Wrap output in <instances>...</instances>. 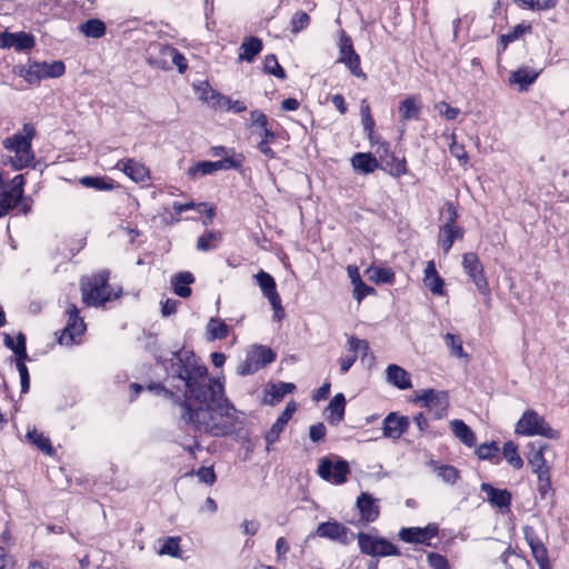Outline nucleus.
Here are the masks:
<instances>
[{"mask_svg": "<svg viewBox=\"0 0 569 569\" xmlns=\"http://www.w3.org/2000/svg\"><path fill=\"white\" fill-rule=\"evenodd\" d=\"M170 386L183 399L190 400L194 417V432L226 437L239 423L238 410L224 393V385L209 375L208 368L192 351L179 349L170 358L156 357Z\"/></svg>", "mask_w": 569, "mask_h": 569, "instance_id": "obj_1", "label": "nucleus"}, {"mask_svg": "<svg viewBox=\"0 0 569 569\" xmlns=\"http://www.w3.org/2000/svg\"><path fill=\"white\" fill-rule=\"evenodd\" d=\"M450 429L452 433L467 447L471 448L476 446V435L471 428L460 419H453L450 421Z\"/></svg>", "mask_w": 569, "mask_h": 569, "instance_id": "obj_28", "label": "nucleus"}, {"mask_svg": "<svg viewBox=\"0 0 569 569\" xmlns=\"http://www.w3.org/2000/svg\"><path fill=\"white\" fill-rule=\"evenodd\" d=\"M399 538L408 543H426V532L419 527L401 528Z\"/></svg>", "mask_w": 569, "mask_h": 569, "instance_id": "obj_44", "label": "nucleus"}, {"mask_svg": "<svg viewBox=\"0 0 569 569\" xmlns=\"http://www.w3.org/2000/svg\"><path fill=\"white\" fill-rule=\"evenodd\" d=\"M450 153L457 158L461 163H467L469 160L468 153L465 150V147L456 141L453 138L452 143L449 146Z\"/></svg>", "mask_w": 569, "mask_h": 569, "instance_id": "obj_64", "label": "nucleus"}, {"mask_svg": "<svg viewBox=\"0 0 569 569\" xmlns=\"http://www.w3.org/2000/svg\"><path fill=\"white\" fill-rule=\"evenodd\" d=\"M502 455L508 463L515 469L519 470L523 467V460L518 453V447L513 441L505 442L502 447Z\"/></svg>", "mask_w": 569, "mask_h": 569, "instance_id": "obj_41", "label": "nucleus"}, {"mask_svg": "<svg viewBox=\"0 0 569 569\" xmlns=\"http://www.w3.org/2000/svg\"><path fill=\"white\" fill-rule=\"evenodd\" d=\"M67 325L60 331L58 342L62 346H71L77 342V338L81 337L87 327L80 310L74 303H69L66 308Z\"/></svg>", "mask_w": 569, "mask_h": 569, "instance_id": "obj_9", "label": "nucleus"}, {"mask_svg": "<svg viewBox=\"0 0 569 569\" xmlns=\"http://www.w3.org/2000/svg\"><path fill=\"white\" fill-rule=\"evenodd\" d=\"M356 505L360 512L361 519L366 522H373L379 518L380 508L378 500L375 499L370 493L362 492L357 498Z\"/></svg>", "mask_w": 569, "mask_h": 569, "instance_id": "obj_19", "label": "nucleus"}, {"mask_svg": "<svg viewBox=\"0 0 569 569\" xmlns=\"http://www.w3.org/2000/svg\"><path fill=\"white\" fill-rule=\"evenodd\" d=\"M346 348L350 353H356L357 356L361 353L362 358H365L370 350L369 342L356 336H351L348 339Z\"/></svg>", "mask_w": 569, "mask_h": 569, "instance_id": "obj_47", "label": "nucleus"}, {"mask_svg": "<svg viewBox=\"0 0 569 569\" xmlns=\"http://www.w3.org/2000/svg\"><path fill=\"white\" fill-rule=\"evenodd\" d=\"M160 52L163 56L170 57L172 63L178 68L180 73H183L188 68L186 57L172 46H160Z\"/></svg>", "mask_w": 569, "mask_h": 569, "instance_id": "obj_42", "label": "nucleus"}, {"mask_svg": "<svg viewBox=\"0 0 569 569\" xmlns=\"http://www.w3.org/2000/svg\"><path fill=\"white\" fill-rule=\"evenodd\" d=\"M360 114L365 133L367 134V137H372L375 129V120L371 116L370 107L366 103V101H363L361 104Z\"/></svg>", "mask_w": 569, "mask_h": 569, "instance_id": "obj_52", "label": "nucleus"}, {"mask_svg": "<svg viewBox=\"0 0 569 569\" xmlns=\"http://www.w3.org/2000/svg\"><path fill=\"white\" fill-rule=\"evenodd\" d=\"M339 58L338 63H343L350 71V73L360 79H367L366 72L361 69L360 56L356 52L352 43V39L347 34L345 30L340 31L339 37Z\"/></svg>", "mask_w": 569, "mask_h": 569, "instance_id": "obj_10", "label": "nucleus"}, {"mask_svg": "<svg viewBox=\"0 0 569 569\" xmlns=\"http://www.w3.org/2000/svg\"><path fill=\"white\" fill-rule=\"evenodd\" d=\"M409 428L408 417L400 416L398 412H390L383 419L382 435L386 438L399 439Z\"/></svg>", "mask_w": 569, "mask_h": 569, "instance_id": "obj_18", "label": "nucleus"}, {"mask_svg": "<svg viewBox=\"0 0 569 569\" xmlns=\"http://www.w3.org/2000/svg\"><path fill=\"white\" fill-rule=\"evenodd\" d=\"M350 472L349 463L339 459L336 462L328 457H323L319 461L317 473L326 481L333 485H342L347 481V476Z\"/></svg>", "mask_w": 569, "mask_h": 569, "instance_id": "obj_12", "label": "nucleus"}, {"mask_svg": "<svg viewBox=\"0 0 569 569\" xmlns=\"http://www.w3.org/2000/svg\"><path fill=\"white\" fill-rule=\"evenodd\" d=\"M22 198L18 197L12 190H2L0 192V203L8 206L10 210L16 208Z\"/></svg>", "mask_w": 569, "mask_h": 569, "instance_id": "obj_57", "label": "nucleus"}, {"mask_svg": "<svg viewBox=\"0 0 569 569\" xmlns=\"http://www.w3.org/2000/svg\"><path fill=\"white\" fill-rule=\"evenodd\" d=\"M244 157L241 153H233L231 157H224L217 162L219 170L240 169L243 164Z\"/></svg>", "mask_w": 569, "mask_h": 569, "instance_id": "obj_51", "label": "nucleus"}, {"mask_svg": "<svg viewBox=\"0 0 569 569\" xmlns=\"http://www.w3.org/2000/svg\"><path fill=\"white\" fill-rule=\"evenodd\" d=\"M375 292V288L366 284L363 281L353 286V297L360 303L367 296Z\"/></svg>", "mask_w": 569, "mask_h": 569, "instance_id": "obj_62", "label": "nucleus"}, {"mask_svg": "<svg viewBox=\"0 0 569 569\" xmlns=\"http://www.w3.org/2000/svg\"><path fill=\"white\" fill-rule=\"evenodd\" d=\"M218 170L216 161H199L188 168L187 174L190 179H197L199 176L211 174Z\"/></svg>", "mask_w": 569, "mask_h": 569, "instance_id": "obj_40", "label": "nucleus"}, {"mask_svg": "<svg viewBox=\"0 0 569 569\" xmlns=\"http://www.w3.org/2000/svg\"><path fill=\"white\" fill-rule=\"evenodd\" d=\"M309 24H310L309 14L305 11H297L290 20V27H291L290 30L293 34H297L300 31L308 28Z\"/></svg>", "mask_w": 569, "mask_h": 569, "instance_id": "obj_50", "label": "nucleus"}, {"mask_svg": "<svg viewBox=\"0 0 569 569\" xmlns=\"http://www.w3.org/2000/svg\"><path fill=\"white\" fill-rule=\"evenodd\" d=\"M109 277L108 270H101L81 282L82 301L86 306L102 307L112 299Z\"/></svg>", "mask_w": 569, "mask_h": 569, "instance_id": "obj_3", "label": "nucleus"}, {"mask_svg": "<svg viewBox=\"0 0 569 569\" xmlns=\"http://www.w3.org/2000/svg\"><path fill=\"white\" fill-rule=\"evenodd\" d=\"M377 153L389 168V173L392 177L399 178L407 173L408 169L406 159L398 158L393 152H391L388 142H382L380 147L377 148Z\"/></svg>", "mask_w": 569, "mask_h": 569, "instance_id": "obj_16", "label": "nucleus"}, {"mask_svg": "<svg viewBox=\"0 0 569 569\" xmlns=\"http://www.w3.org/2000/svg\"><path fill=\"white\" fill-rule=\"evenodd\" d=\"M395 273L389 268H377L371 277L377 283H391Z\"/></svg>", "mask_w": 569, "mask_h": 569, "instance_id": "obj_63", "label": "nucleus"}, {"mask_svg": "<svg viewBox=\"0 0 569 569\" xmlns=\"http://www.w3.org/2000/svg\"><path fill=\"white\" fill-rule=\"evenodd\" d=\"M197 476L201 482L208 486H212L217 480V476L212 467L199 468L197 471Z\"/></svg>", "mask_w": 569, "mask_h": 569, "instance_id": "obj_60", "label": "nucleus"}, {"mask_svg": "<svg viewBox=\"0 0 569 569\" xmlns=\"http://www.w3.org/2000/svg\"><path fill=\"white\" fill-rule=\"evenodd\" d=\"M263 71L268 74H272L278 79H286L287 74L284 69L279 64L276 54H267L263 60Z\"/></svg>", "mask_w": 569, "mask_h": 569, "instance_id": "obj_45", "label": "nucleus"}, {"mask_svg": "<svg viewBox=\"0 0 569 569\" xmlns=\"http://www.w3.org/2000/svg\"><path fill=\"white\" fill-rule=\"evenodd\" d=\"M538 479L537 490L542 499L547 497V495L552 491L551 486V477L550 469H545L543 471L535 472Z\"/></svg>", "mask_w": 569, "mask_h": 569, "instance_id": "obj_48", "label": "nucleus"}, {"mask_svg": "<svg viewBox=\"0 0 569 569\" xmlns=\"http://www.w3.org/2000/svg\"><path fill=\"white\" fill-rule=\"evenodd\" d=\"M345 410H346V398L343 393H337L329 402L327 407V411H329V415L327 417V420L330 425L337 426L339 425L345 417Z\"/></svg>", "mask_w": 569, "mask_h": 569, "instance_id": "obj_27", "label": "nucleus"}, {"mask_svg": "<svg viewBox=\"0 0 569 569\" xmlns=\"http://www.w3.org/2000/svg\"><path fill=\"white\" fill-rule=\"evenodd\" d=\"M80 183L86 188H92L100 191L113 189L112 180L102 177L86 176L80 179Z\"/></svg>", "mask_w": 569, "mask_h": 569, "instance_id": "obj_43", "label": "nucleus"}, {"mask_svg": "<svg viewBox=\"0 0 569 569\" xmlns=\"http://www.w3.org/2000/svg\"><path fill=\"white\" fill-rule=\"evenodd\" d=\"M180 537H167L161 540V545L158 549V553L160 556H170L173 558H181V549H180Z\"/></svg>", "mask_w": 569, "mask_h": 569, "instance_id": "obj_39", "label": "nucleus"}, {"mask_svg": "<svg viewBox=\"0 0 569 569\" xmlns=\"http://www.w3.org/2000/svg\"><path fill=\"white\" fill-rule=\"evenodd\" d=\"M427 561L432 569H450L448 559L440 553L430 552Z\"/></svg>", "mask_w": 569, "mask_h": 569, "instance_id": "obj_56", "label": "nucleus"}, {"mask_svg": "<svg viewBox=\"0 0 569 569\" xmlns=\"http://www.w3.org/2000/svg\"><path fill=\"white\" fill-rule=\"evenodd\" d=\"M547 443H531L530 452L528 453V463L531 466L532 472L543 471L545 469H550L545 459V450L547 449Z\"/></svg>", "mask_w": 569, "mask_h": 569, "instance_id": "obj_25", "label": "nucleus"}, {"mask_svg": "<svg viewBox=\"0 0 569 569\" xmlns=\"http://www.w3.org/2000/svg\"><path fill=\"white\" fill-rule=\"evenodd\" d=\"M263 44L258 37H249L240 46V61L252 62L253 59L262 51Z\"/></svg>", "mask_w": 569, "mask_h": 569, "instance_id": "obj_31", "label": "nucleus"}, {"mask_svg": "<svg viewBox=\"0 0 569 569\" xmlns=\"http://www.w3.org/2000/svg\"><path fill=\"white\" fill-rule=\"evenodd\" d=\"M515 432L520 436H541L547 439H558L560 433L558 430L550 427L536 410H526L521 418L518 420Z\"/></svg>", "mask_w": 569, "mask_h": 569, "instance_id": "obj_5", "label": "nucleus"}, {"mask_svg": "<svg viewBox=\"0 0 569 569\" xmlns=\"http://www.w3.org/2000/svg\"><path fill=\"white\" fill-rule=\"evenodd\" d=\"M147 389L157 396H161L172 402L177 409V418L180 427H186L194 431V417L198 415L192 410L189 399H183L174 388H168L162 382H151L147 386Z\"/></svg>", "mask_w": 569, "mask_h": 569, "instance_id": "obj_4", "label": "nucleus"}, {"mask_svg": "<svg viewBox=\"0 0 569 569\" xmlns=\"http://www.w3.org/2000/svg\"><path fill=\"white\" fill-rule=\"evenodd\" d=\"M3 345L12 352L27 350V337L23 332H18L16 341L9 333H3Z\"/></svg>", "mask_w": 569, "mask_h": 569, "instance_id": "obj_49", "label": "nucleus"}, {"mask_svg": "<svg viewBox=\"0 0 569 569\" xmlns=\"http://www.w3.org/2000/svg\"><path fill=\"white\" fill-rule=\"evenodd\" d=\"M221 232L216 230H208L198 238L197 249L199 251H210L217 249L221 243Z\"/></svg>", "mask_w": 569, "mask_h": 569, "instance_id": "obj_37", "label": "nucleus"}, {"mask_svg": "<svg viewBox=\"0 0 569 569\" xmlns=\"http://www.w3.org/2000/svg\"><path fill=\"white\" fill-rule=\"evenodd\" d=\"M296 389V386L291 382H278L272 383L269 389H267V396L270 398H266V403L274 406L278 403L286 395L291 393Z\"/></svg>", "mask_w": 569, "mask_h": 569, "instance_id": "obj_35", "label": "nucleus"}, {"mask_svg": "<svg viewBox=\"0 0 569 569\" xmlns=\"http://www.w3.org/2000/svg\"><path fill=\"white\" fill-rule=\"evenodd\" d=\"M438 477L445 482L453 485L459 479V470L450 465H442L437 470Z\"/></svg>", "mask_w": 569, "mask_h": 569, "instance_id": "obj_54", "label": "nucleus"}, {"mask_svg": "<svg viewBox=\"0 0 569 569\" xmlns=\"http://www.w3.org/2000/svg\"><path fill=\"white\" fill-rule=\"evenodd\" d=\"M178 442L192 457H196V451L200 449V443L196 436H186Z\"/></svg>", "mask_w": 569, "mask_h": 569, "instance_id": "obj_59", "label": "nucleus"}, {"mask_svg": "<svg viewBox=\"0 0 569 569\" xmlns=\"http://www.w3.org/2000/svg\"><path fill=\"white\" fill-rule=\"evenodd\" d=\"M423 283L433 295L443 293L445 281L439 274L430 279H423Z\"/></svg>", "mask_w": 569, "mask_h": 569, "instance_id": "obj_61", "label": "nucleus"}, {"mask_svg": "<svg viewBox=\"0 0 569 569\" xmlns=\"http://www.w3.org/2000/svg\"><path fill=\"white\" fill-rule=\"evenodd\" d=\"M78 30L87 38L100 39L106 36L107 26L102 20L91 18L80 23Z\"/></svg>", "mask_w": 569, "mask_h": 569, "instance_id": "obj_29", "label": "nucleus"}, {"mask_svg": "<svg viewBox=\"0 0 569 569\" xmlns=\"http://www.w3.org/2000/svg\"><path fill=\"white\" fill-rule=\"evenodd\" d=\"M462 268L470 280L475 283L480 295L490 298L491 290L485 273V268L479 257L475 252H466L462 256Z\"/></svg>", "mask_w": 569, "mask_h": 569, "instance_id": "obj_11", "label": "nucleus"}, {"mask_svg": "<svg viewBox=\"0 0 569 569\" xmlns=\"http://www.w3.org/2000/svg\"><path fill=\"white\" fill-rule=\"evenodd\" d=\"M66 72V66L61 60L52 62H30L20 71V76L30 83H39L43 79L59 78Z\"/></svg>", "mask_w": 569, "mask_h": 569, "instance_id": "obj_7", "label": "nucleus"}, {"mask_svg": "<svg viewBox=\"0 0 569 569\" xmlns=\"http://www.w3.org/2000/svg\"><path fill=\"white\" fill-rule=\"evenodd\" d=\"M276 357L271 348L262 345L254 346L246 353L244 359L239 363L237 373L242 377L253 375L261 368L273 362Z\"/></svg>", "mask_w": 569, "mask_h": 569, "instance_id": "obj_6", "label": "nucleus"}, {"mask_svg": "<svg viewBox=\"0 0 569 569\" xmlns=\"http://www.w3.org/2000/svg\"><path fill=\"white\" fill-rule=\"evenodd\" d=\"M445 341H446L447 347L450 348L452 356L458 357V358H462V357L467 356L463 351L462 340L460 339V337L452 335V333H447L445 336Z\"/></svg>", "mask_w": 569, "mask_h": 569, "instance_id": "obj_53", "label": "nucleus"}, {"mask_svg": "<svg viewBox=\"0 0 569 569\" xmlns=\"http://www.w3.org/2000/svg\"><path fill=\"white\" fill-rule=\"evenodd\" d=\"M36 46V38L33 34L19 31L0 33V47L10 49L13 48L17 52H27Z\"/></svg>", "mask_w": 569, "mask_h": 569, "instance_id": "obj_15", "label": "nucleus"}, {"mask_svg": "<svg viewBox=\"0 0 569 569\" xmlns=\"http://www.w3.org/2000/svg\"><path fill=\"white\" fill-rule=\"evenodd\" d=\"M254 278H256L257 283L260 287L263 296L270 302V305L274 311V317L278 320H281L284 317V311L281 306V298L277 291V283H276L274 278L263 270L259 271L254 276Z\"/></svg>", "mask_w": 569, "mask_h": 569, "instance_id": "obj_13", "label": "nucleus"}, {"mask_svg": "<svg viewBox=\"0 0 569 569\" xmlns=\"http://www.w3.org/2000/svg\"><path fill=\"white\" fill-rule=\"evenodd\" d=\"M16 368L20 376L21 393H27L30 389V375L26 363H16Z\"/></svg>", "mask_w": 569, "mask_h": 569, "instance_id": "obj_58", "label": "nucleus"}, {"mask_svg": "<svg viewBox=\"0 0 569 569\" xmlns=\"http://www.w3.org/2000/svg\"><path fill=\"white\" fill-rule=\"evenodd\" d=\"M387 382L400 390L412 388L410 373L398 365H389L386 369Z\"/></svg>", "mask_w": 569, "mask_h": 569, "instance_id": "obj_22", "label": "nucleus"}, {"mask_svg": "<svg viewBox=\"0 0 569 569\" xmlns=\"http://www.w3.org/2000/svg\"><path fill=\"white\" fill-rule=\"evenodd\" d=\"M523 537L528 546L530 547L531 553L533 559L548 555V550L545 546V543L539 538L537 531L531 526H525L523 529Z\"/></svg>", "mask_w": 569, "mask_h": 569, "instance_id": "obj_30", "label": "nucleus"}, {"mask_svg": "<svg viewBox=\"0 0 569 569\" xmlns=\"http://www.w3.org/2000/svg\"><path fill=\"white\" fill-rule=\"evenodd\" d=\"M482 492L487 495L488 501L499 508H509L511 505L512 495L507 489H498L492 485L483 482L480 486Z\"/></svg>", "mask_w": 569, "mask_h": 569, "instance_id": "obj_21", "label": "nucleus"}, {"mask_svg": "<svg viewBox=\"0 0 569 569\" xmlns=\"http://www.w3.org/2000/svg\"><path fill=\"white\" fill-rule=\"evenodd\" d=\"M315 535L320 538H326L342 545L350 543L355 537L348 527L338 521H326L319 523Z\"/></svg>", "mask_w": 569, "mask_h": 569, "instance_id": "obj_14", "label": "nucleus"}, {"mask_svg": "<svg viewBox=\"0 0 569 569\" xmlns=\"http://www.w3.org/2000/svg\"><path fill=\"white\" fill-rule=\"evenodd\" d=\"M229 333L228 325L220 319L211 318L206 327V335L208 341L222 340Z\"/></svg>", "mask_w": 569, "mask_h": 569, "instance_id": "obj_36", "label": "nucleus"}, {"mask_svg": "<svg viewBox=\"0 0 569 569\" xmlns=\"http://www.w3.org/2000/svg\"><path fill=\"white\" fill-rule=\"evenodd\" d=\"M448 393L446 391H436L433 389H425L421 395L418 396V401L429 409L432 407H440L442 411H446L448 407Z\"/></svg>", "mask_w": 569, "mask_h": 569, "instance_id": "obj_24", "label": "nucleus"}, {"mask_svg": "<svg viewBox=\"0 0 569 569\" xmlns=\"http://www.w3.org/2000/svg\"><path fill=\"white\" fill-rule=\"evenodd\" d=\"M351 164L356 171L365 174L372 173L379 168L377 158L370 152H358L351 158Z\"/></svg>", "mask_w": 569, "mask_h": 569, "instance_id": "obj_26", "label": "nucleus"}, {"mask_svg": "<svg viewBox=\"0 0 569 569\" xmlns=\"http://www.w3.org/2000/svg\"><path fill=\"white\" fill-rule=\"evenodd\" d=\"M421 109L422 106L421 103H418V98L416 96L406 98L399 106L401 119L405 121L418 120Z\"/></svg>", "mask_w": 569, "mask_h": 569, "instance_id": "obj_33", "label": "nucleus"}, {"mask_svg": "<svg viewBox=\"0 0 569 569\" xmlns=\"http://www.w3.org/2000/svg\"><path fill=\"white\" fill-rule=\"evenodd\" d=\"M296 410V402H288L284 410L277 418L276 422L271 426L270 430L266 433L264 439L267 442V451H270L271 446L278 441L280 433L283 431L284 427L287 426Z\"/></svg>", "mask_w": 569, "mask_h": 569, "instance_id": "obj_17", "label": "nucleus"}, {"mask_svg": "<svg viewBox=\"0 0 569 569\" xmlns=\"http://www.w3.org/2000/svg\"><path fill=\"white\" fill-rule=\"evenodd\" d=\"M500 449L496 441L481 443L476 448V455L480 460H492L497 458L496 463L499 462L498 453Z\"/></svg>", "mask_w": 569, "mask_h": 569, "instance_id": "obj_46", "label": "nucleus"}, {"mask_svg": "<svg viewBox=\"0 0 569 569\" xmlns=\"http://www.w3.org/2000/svg\"><path fill=\"white\" fill-rule=\"evenodd\" d=\"M465 229L458 224H442L439 229L438 244L447 254L451 250L456 240H462Z\"/></svg>", "mask_w": 569, "mask_h": 569, "instance_id": "obj_20", "label": "nucleus"}, {"mask_svg": "<svg viewBox=\"0 0 569 569\" xmlns=\"http://www.w3.org/2000/svg\"><path fill=\"white\" fill-rule=\"evenodd\" d=\"M359 549L363 555L372 557L400 556L401 552L397 546L382 537H375L369 533L359 532L357 535Z\"/></svg>", "mask_w": 569, "mask_h": 569, "instance_id": "obj_8", "label": "nucleus"}, {"mask_svg": "<svg viewBox=\"0 0 569 569\" xmlns=\"http://www.w3.org/2000/svg\"><path fill=\"white\" fill-rule=\"evenodd\" d=\"M22 131V133H14L2 141L6 150L14 152V157L10 158V164L14 170H22L34 160L32 139L37 134L36 128L32 123H24Z\"/></svg>", "mask_w": 569, "mask_h": 569, "instance_id": "obj_2", "label": "nucleus"}, {"mask_svg": "<svg viewBox=\"0 0 569 569\" xmlns=\"http://www.w3.org/2000/svg\"><path fill=\"white\" fill-rule=\"evenodd\" d=\"M529 29V26L525 27L523 24H517L512 31L500 36V42L502 43L503 48H506L509 43L519 39L525 33V31Z\"/></svg>", "mask_w": 569, "mask_h": 569, "instance_id": "obj_55", "label": "nucleus"}, {"mask_svg": "<svg viewBox=\"0 0 569 569\" xmlns=\"http://www.w3.org/2000/svg\"><path fill=\"white\" fill-rule=\"evenodd\" d=\"M194 276L190 271H181L172 276L171 286L173 292L180 298H189L191 296L190 284L194 282Z\"/></svg>", "mask_w": 569, "mask_h": 569, "instance_id": "obj_23", "label": "nucleus"}, {"mask_svg": "<svg viewBox=\"0 0 569 569\" xmlns=\"http://www.w3.org/2000/svg\"><path fill=\"white\" fill-rule=\"evenodd\" d=\"M538 77V71L531 70L528 67H522L511 73L509 82L511 84H519L520 91H523L527 90V88L532 84Z\"/></svg>", "mask_w": 569, "mask_h": 569, "instance_id": "obj_32", "label": "nucleus"}, {"mask_svg": "<svg viewBox=\"0 0 569 569\" xmlns=\"http://www.w3.org/2000/svg\"><path fill=\"white\" fill-rule=\"evenodd\" d=\"M28 440L34 445L40 451L48 456L54 455L56 450L51 445V440L42 432L33 429L27 433Z\"/></svg>", "mask_w": 569, "mask_h": 569, "instance_id": "obj_38", "label": "nucleus"}, {"mask_svg": "<svg viewBox=\"0 0 569 569\" xmlns=\"http://www.w3.org/2000/svg\"><path fill=\"white\" fill-rule=\"evenodd\" d=\"M122 170L136 182H143L149 177L148 168L133 159H127L123 161Z\"/></svg>", "mask_w": 569, "mask_h": 569, "instance_id": "obj_34", "label": "nucleus"}]
</instances>
